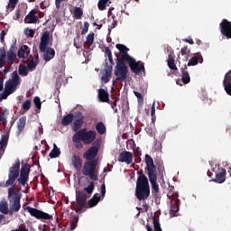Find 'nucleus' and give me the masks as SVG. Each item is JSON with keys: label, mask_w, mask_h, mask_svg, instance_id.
Masks as SVG:
<instances>
[{"label": "nucleus", "mask_w": 231, "mask_h": 231, "mask_svg": "<svg viewBox=\"0 0 231 231\" xmlns=\"http://www.w3.org/2000/svg\"><path fill=\"white\" fill-rule=\"evenodd\" d=\"M20 171L21 161L17 159L15 163L9 168L8 180L5 182H0V187L3 189H8V187H14V185L17 187V183L22 185V187H26V185H28V180H30V175L20 173Z\"/></svg>", "instance_id": "nucleus-1"}, {"label": "nucleus", "mask_w": 231, "mask_h": 231, "mask_svg": "<svg viewBox=\"0 0 231 231\" xmlns=\"http://www.w3.org/2000/svg\"><path fill=\"white\" fill-rule=\"evenodd\" d=\"M144 162L146 167L144 171L149 178V181L152 185V194L154 198H160V185H158V171L156 165H154V160L149 154H145Z\"/></svg>", "instance_id": "nucleus-2"}, {"label": "nucleus", "mask_w": 231, "mask_h": 231, "mask_svg": "<svg viewBox=\"0 0 231 231\" xmlns=\"http://www.w3.org/2000/svg\"><path fill=\"white\" fill-rule=\"evenodd\" d=\"M138 178L135 185V198L138 201H145L151 196V186L149 185V179L143 173V170L137 172Z\"/></svg>", "instance_id": "nucleus-3"}, {"label": "nucleus", "mask_w": 231, "mask_h": 231, "mask_svg": "<svg viewBox=\"0 0 231 231\" xmlns=\"http://www.w3.org/2000/svg\"><path fill=\"white\" fill-rule=\"evenodd\" d=\"M94 190L95 182L91 181L87 188H84L82 190L76 191V205L75 202H73L72 208L77 212V214H80L84 208H87L88 194V196H91Z\"/></svg>", "instance_id": "nucleus-4"}, {"label": "nucleus", "mask_w": 231, "mask_h": 231, "mask_svg": "<svg viewBox=\"0 0 231 231\" xmlns=\"http://www.w3.org/2000/svg\"><path fill=\"white\" fill-rule=\"evenodd\" d=\"M15 189H17L16 185L12 186L7 189L10 216H12L14 212H19V210H21V198H23V194H21V192H17Z\"/></svg>", "instance_id": "nucleus-5"}, {"label": "nucleus", "mask_w": 231, "mask_h": 231, "mask_svg": "<svg viewBox=\"0 0 231 231\" xmlns=\"http://www.w3.org/2000/svg\"><path fill=\"white\" fill-rule=\"evenodd\" d=\"M19 84H21V78H19L17 71H14L11 79L5 82L4 92L0 94V102L6 100L12 93H15Z\"/></svg>", "instance_id": "nucleus-6"}, {"label": "nucleus", "mask_w": 231, "mask_h": 231, "mask_svg": "<svg viewBox=\"0 0 231 231\" xmlns=\"http://www.w3.org/2000/svg\"><path fill=\"white\" fill-rule=\"evenodd\" d=\"M49 44L50 32L45 31L41 37L39 45L41 53H43V60H45V62H50L51 59L55 58V49L48 47Z\"/></svg>", "instance_id": "nucleus-7"}, {"label": "nucleus", "mask_w": 231, "mask_h": 231, "mask_svg": "<svg viewBox=\"0 0 231 231\" xmlns=\"http://www.w3.org/2000/svg\"><path fill=\"white\" fill-rule=\"evenodd\" d=\"M97 161H87L82 168V174L88 176L92 181H98V170H97Z\"/></svg>", "instance_id": "nucleus-8"}, {"label": "nucleus", "mask_w": 231, "mask_h": 231, "mask_svg": "<svg viewBox=\"0 0 231 231\" xmlns=\"http://www.w3.org/2000/svg\"><path fill=\"white\" fill-rule=\"evenodd\" d=\"M129 73V69L125 64V61L116 60V65L115 67V76L116 80L120 82H125L127 80V74Z\"/></svg>", "instance_id": "nucleus-9"}, {"label": "nucleus", "mask_w": 231, "mask_h": 231, "mask_svg": "<svg viewBox=\"0 0 231 231\" xmlns=\"http://www.w3.org/2000/svg\"><path fill=\"white\" fill-rule=\"evenodd\" d=\"M100 139H97L92 145L83 153V158L88 162L97 161V156L98 155V152L100 151Z\"/></svg>", "instance_id": "nucleus-10"}, {"label": "nucleus", "mask_w": 231, "mask_h": 231, "mask_svg": "<svg viewBox=\"0 0 231 231\" xmlns=\"http://www.w3.org/2000/svg\"><path fill=\"white\" fill-rule=\"evenodd\" d=\"M76 134L79 135L81 142H83L85 145L95 143V141L97 140V132L93 130L88 131V129L82 128Z\"/></svg>", "instance_id": "nucleus-11"}, {"label": "nucleus", "mask_w": 231, "mask_h": 231, "mask_svg": "<svg viewBox=\"0 0 231 231\" xmlns=\"http://www.w3.org/2000/svg\"><path fill=\"white\" fill-rule=\"evenodd\" d=\"M128 62V66L132 71V73H134L135 75H140L142 71L145 73V66L143 65V62L142 61H136L134 58H131L126 60Z\"/></svg>", "instance_id": "nucleus-12"}, {"label": "nucleus", "mask_w": 231, "mask_h": 231, "mask_svg": "<svg viewBox=\"0 0 231 231\" xmlns=\"http://www.w3.org/2000/svg\"><path fill=\"white\" fill-rule=\"evenodd\" d=\"M26 210H28L29 214L32 216V217H36V219H45L49 221H52L53 219V216L30 206L26 208Z\"/></svg>", "instance_id": "nucleus-13"}, {"label": "nucleus", "mask_w": 231, "mask_h": 231, "mask_svg": "<svg viewBox=\"0 0 231 231\" xmlns=\"http://www.w3.org/2000/svg\"><path fill=\"white\" fill-rule=\"evenodd\" d=\"M17 40L13 41V43L11 44L9 50L7 51L6 54V61L9 66L14 65L15 62V59H17Z\"/></svg>", "instance_id": "nucleus-14"}, {"label": "nucleus", "mask_w": 231, "mask_h": 231, "mask_svg": "<svg viewBox=\"0 0 231 231\" xmlns=\"http://www.w3.org/2000/svg\"><path fill=\"white\" fill-rule=\"evenodd\" d=\"M220 33L224 39H231V22L223 19L219 23Z\"/></svg>", "instance_id": "nucleus-15"}, {"label": "nucleus", "mask_w": 231, "mask_h": 231, "mask_svg": "<svg viewBox=\"0 0 231 231\" xmlns=\"http://www.w3.org/2000/svg\"><path fill=\"white\" fill-rule=\"evenodd\" d=\"M116 48L117 50H119L120 51V56L118 54L116 53V60H123V61H127L129 60V59H131L132 57L129 55V53H127V51H129V48H127L125 45L121 44V43H117L116 45Z\"/></svg>", "instance_id": "nucleus-16"}, {"label": "nucleus", "mask_w": 231, "mask_h": 231, "mask_svg": "<svg viewBox=\"0 0 231 231\" xmlns=\"http://www.w3.org/2000/svg\"><path fill=\"white\" fill-rule=\"evenodd\" d=\"M117 161L120 163H126V165H131L133 163V152L127 151L120 152Z\"/></svg>", "instance_id": "nucleus-17"}, {"label": "nucleus", "mask_w": 231, "mask_h": 231, "mask_svg": "<svg viewBox=\"0 0 231 231\" xmlns=\"http://www.w3.org/2000/svg\"><path fill=\"white\" fill-rule=\"evenodd\" d=\"M76 118L78 119H76L72 125V131H74V133H77L84 124V115H82V112H78Z\"/></svg>", "instance_id": "nucleus-18"}, {"label": "nucleus", "mask_w": 231, "mask_h": 231, "mask_svg": "<svg viewBox=\"0 0 231 231\" xmlns=\"http://www.w3.org/2000/svg\"><path fill=\"white\" fill-rule=\"evenodd\" d=\"M30 47L28 45H22L17 51V57L20 59H28V57H30Z\"/></svg>", "instance_id": "nucleus-19"}, {"label": "nucleus", "mask_w": 231, "mask_h": 231, "mask_svg": "<svg viewBox=\"0 0 231 231\" xmlns=\"http://www.w3.org/2000/svg\"><path fill=\"white\" fill-rule=\"evenodd\" d=\"M113 75V67L109 66V63L107 61L105 63V74L102 76L101 80L105 84H107L109 82V78Z\"/></svg>", "instance_id": "nucleus-20"}, {"label": "nucleus", "mask_w": 231, "mask_h": 231, "mask_svg": "<svg viewBox=\"0 0 231 231\" xmlns=\"http://www.w3.org/2000/svg\"><path fill=\"white\" fill-rule=\"evenodd\" d=\"M176 55L174 54V51H171L168 55L167 64L170 69L173 71H178V67H176V60L174 59Z\"/></svg>", "instance_id": "nucleus-21"}, {"label": "nucleus", "mask_w": 231, "mask_h": 231, "mask_svg": "<svg viewBox=\"0 0 231 231\" xmlns=\"http://www.w3.org/2000/svg\"><path fill=\"white\" fill-rule=\"evenodd\" d=\"M24 127H26V116L20 117L17 121L16 136H21V134L24 131Z\"/></svg>", "instance_id": "nucleus-22"}, {"label": "nucleus", "mask_w": 231, "mask_h": 231, "mask_svg": "<svg viewBox=\"0 0 231 231\" xmlns=\"http://www.w3.org/2000/svg\"><path fill=\"white\" fill-rule=\"evenodd\" d=\"M199 62H203V56H201V52L195 53L194 56L189 59L188 65L186 66H197Z\"/></svg>", "instance_id": "nucleus-23"}, {"label": "nucleus", "mask_w": 231, "mask_h": 231, "mask_svg": "<svg viewBox=\"0 0 231 231\" xmlns=\"http://www.w3.org/2000/svg\"><path fill=\"white\" fill-rule=\"evenodd\" d=\"M180 73L182 75V83L189 84V82H190V75L189 74V68L187 67V65H184L180 68Z\"/></svg>", "instance_id": "nucleus-24"}, {"label": "nucleus", "mask_w": 231, "mask_h": 231, "mask_svg": "<svg viewBox=\"0 0 231 231\" xmlns=\"http://www.w3.org/2000/svg\"><path fill=\"white\" fill-rule=\"evenodd\" d=\"M39 21V17L35 14L34 11H31L24 19V23L27 24H35Z\"/></svg>", "instance_id": "nucleus-25"}, {"label": "nucleus", "mask_w": 231, "mask_h": 231, "mask_svg": "<svg viewBox=\"0 0 231 231\" xmlns=\"http://www.w3.org/2000/svg\"><path fill=\"white\" fill-rule=\"evenodd\" d=\"M71 163L76 171H80V169H82V159L80 158V156L77 154L73 155L71 157Z\"/></svg>", "instance_id": "nucleus-26"}, {"label": "nucleus", "mask_w": 231, "mask_h": 231, "mask_svg": "<svg viewBox=\"0 0 231 231\" xmlns=\"http://www.w3.org/2000/svg\"><path fill=\"white\" fill-rule=\"evenodd\" d=\"M153 221V230L154 231H162V226L160 225V219H158L156 217H152ZM146 230L147 231H152V227L149 224L146 225Z\"/></svg>", "instance_id": "nucleus-27"}, {"label": "nucleus", "mask_w": 231, "mask_h": 231, "mask_svg": "<svg viewBox=\"0 0 231 231\" xmlns=\"http://www.w3.org/2000/svg\"><path fill=\"white\" fill-rule=\"evenodd\" d=\"M100 102H107V104H109V93L107 92V90L104 89V88H100L98 90V95H97Z\"/></svg>", "instance_id": "nucleus-28"}, {"label": "nucleus", "mask_w": 231, "mask_h": 231, "mask_svg": "<svg viewBox=\"0 0 231 231\" xmlns=\"http://www.w3.org/2000/svg\"><path fill=\"white\" fill-rule=\"evenodd\" d=\"M7 146H8V135H2L0 140V155L1 156L5 154V151H6Z\"/></svg>", "instance_id": "nucleus-29"}, {"label": "nucleus", "mask_w": 231, "mask_h": 231, "mask_svg": "<svg viewBox=\"0 0 231 231\" xmlns=\"http://www.w3.org/2000/svg\"><path fill=\"white\" fill-rule=\"evenodd\" d=\"M226 180V170L222 169L221 172L216 174V179L213 180L216 183H225Z\"/></svg>", "instance_id": "nucleus-30"}, {"label": "nucleus", "mask_w": 231, "mask_h": 231, "mask_svg": "<svg viewBox=\"0 0 231 231\" xmlns=\"http://www.w3.org/2000/svg\"><path fill=\"white\" fill-rule=\"evenodd\" d=\"M99 201L100 196H98V193L94 194V196L88 201V208H93V207H97Z\"/></svg>", "instance_id": "nucleus-31"}, {"label": "nucleus", "mask_w": 231, "mask_h": 231, "mask_svg": "<svg viewBox=\"0 0 231 231\" xmlns=\"http://www.w3.org/2000/svg\"><path fill=\"white\" fill-rule=\"evenodd\" d=\"M72 142L75 143L76 149H82L84 147V144L82 143V139L77 133L72 136Z\"/></svg>", "instance_id": "nucleus-32"}, {"label": "nucleus", "mask_w": 231, "mask_h": 231, "mask_svg": "<svg viewBox=\"0 0 231 231\" xmlns=\"http://www.w3.org/2000/svg\"><path fill=\"white\" fill-rule=\"evenodd\" d=\"M39 65V55L36 56L35 60H31L27 64L29 71H35L37 66Z\"/></svg>", "instance_id": "nucleus-33"}, {"label": "nucleus", "mask_w": 231, "mask_h": 231, "mask_svg": "<svg viewBox=\"0 0 231 231\" xmlns=\"http://www.w3.org/2000/svg\"><path fill=\"white\" fill-rule=\"evenodd\" d=\"M93 42H95V32H91L88 34L84 46L90 48V46H93Z\"/></svg>", "instance_id": "nucleus-34"}, {"label": "nucleus", "mask_w": 231, "mask_h": 231, "mask_svg": "<svg viewBox=\"0 0 231 231\" xmlns=\"http://www.w3.org/2000/svg\"><path fill=\"white\" fill-rule=\"evenodd\" d=\"M73 118H75V116L73 114H69L63 116L61 120V125H63L64 126L69 125V124L73 122Z\"/></svg>", "instance_id": "nucleus-35"}, {"label": "nucleus", "mask_w": 231, "mask_h": 231, "mask_svg": "<svg viewBox=\"0 0 231 231\" xmlns=\"http://www.w3.org/2000/svg\"><path fill=\"white\" fill-rule=\"evenodd\" d=\"M50 158H59L60 156V149L57 146L56 143L53 144V149L49 153Z\"/></svg>", "instance_id": "nucleus-36"}, {"label": "nucleus", "mask_w": 231, "mask_h": 231, "mask_svg": "<svg viewBox=\"0 0 231 231\" xmlns=\"http://www.w3.org/2000/svg\"><path fill=\"white\" fill-rule=\"evenodd\" d=\"M96 130L98 133V134H106L107 128H106V125H104V123L98 122L96 125Z\"/></svg>", "instance_id": "nucleus-37"}, {"label": "nucleus", "mask_w": 231, "mask_h": 231, "mask_svg": "<svg viewBox=\"0 0 231 231\" xmlns=\"http://www.w3.org/2000/svg\"><path fill=\"white\" fill-rule=\"evenodd\" d=\"M180 210V199L175 200V203L171 205L170 214L176 216V213Z\"/></svg>", "instance_id": "nucleus-38"}, {"label": "nucleus", "mask_w": 231, "mask_h": 231, "mask_svg": "<svg viewBox=\"0 0 231 231\" xmlns=\"http://www.w3.org/2000/svg\"><path fill=\"white\" fill-rule=\"evenodd\" d=\"M32 169V166L28 163L22 164L20 174H24L26 176H30V171Z\"/></svg>", "instance_id": "nucleus-39"}, {"label": "nucleus", "mask_w": 231, "mask_h": 231, "mask_svg": "<svg viewBox=\"0 0 231 231\" xmlns=\"http://www.w3.org/2000/svg\"><path fill=\"white\" fill-rule=\"evenodd\" d=\"M28 68L23 65V64H20L18 67V73L19 75H21L22 77H27L28 75Z\"/></svg>", "instance_id": "nucleus-40"}, {"label": "nucleus", "mask_w": 231, "mask_h": 231, "mask_svg": "<svg viewBox=\"0 0 231 231\" xmlns=\"http://www.w3.org/2000/svg\"><path fill=\"white\" fill-rule=\"evenodd\" d=\"M82 15H84V11L80 7H75L74 9V17L75 19H82Z\"/></svg>", "instance_id": "nucleus-41"}, {"label": "nucleus", "mask_w": 231, "mask_h": 231, "mask_svg": "<svg viewBox=\"0 0 231 231\" xmlns=\"http://www.w3.org/2000/svg\"><path fill=\"white\" fill-rule=\"evenodd\" d=\"M180 54L182 57L186 58V60H189V55H190V49H189V46H184L180 49Z\"/></svg>", "instance_id": "nucleus-42"}, {"label": "nucleus", "mask_w": 231, "mask_h": 231, "mask_svg": "<svg viewBox=\"0 0 231 231\" xmlns=\"http://www.w3.org/2000/svg\"><path fill=\"white\" fill-rule=\"evenodd\" d=\"M18 3H19V0H9L8 5L6 6L7 10H11V11L14 10Z\"/></svg>", "instance_id": "nucleus-43"}, {"label": "nucleus", "mask_w": 231, "mask_h": 231, "mask_svg": "<svg viewBox=\"0 0 231 231\" xmlns=\"http://www.w3.org/2000/svg\"><path fill=\"white\" fill-rule=\"evenodd\" d=\"M0 212L2 214H10V210L8 209V203L0 204Z\"/></svg>", "instance_id": "nucleus-44"}, {"label": "nucleus", "mask_w": 231, "mask_h": 231, "mask_svg": "<svg viewBox=\"0 0 231 231\" xmlns=\"http://www.w3.org/2000/svg\"><path fill=\"white\" fill-rule=\"evenodd\" d=\"M228 84H231V70H229L226 75H225V78H224V80H223V86H226Z\"/></svg>", "instance_id": "nucleus-45"}, {"label": "nucleus", "mask_w": 231, "mask_h": 231, "mask_svg": "<svg viewBox=\"0 0 231 231\" xmlns=\"http://www.w3.org/2000/svg\"><path fill=\"white\" fill-rule=\"evenodd\" d=\"M107 3H109V0H99L97 3L98 9L104 11L106 6H107Z\"/></svg>", "instance_id": "nucleus-46"}, {"label": "nucleus", "mask_w": 231, "mask_h": 231, "mask_svg": "<svg viewBox=\"0 0 231 231\" xmlns=\"http://www.w3.org/2000/svg\"><path fill=\"white\" fill-rule=\"evenodd\" d=\"M22 107L25 111H30V107H32V101H30V99L25 100Z\"/></svg>", "instance_id": "nucleus-47"}, {"label": "nucleus", "mask_w": 231, "mask_h": 231, "mask_svg": "<svg viewBox=\"0 0 231 231\" xmlns=\"http://www.w3.org/2000/svg\"><path fill=\"white\" fill-rule=\"evenodd\" d=\"M134 96L137 98L138 104H143V96L138 91H134Z\"/></svg>", "instance_id": "nucleus-48"}, {"label": "nucleus", "mask_w": 231, "mask_h": 231, "mask_svg": "<svg viewBox=\"0 0 231 231\" xmlns=\"http://www.w3.org/2000/svg\"><path fill=\"white\" fill-rule=\"evenodd\" d=\"M24 34L27 37L33 38V36L35 35V31H33V29L26 28L24 29Z\"/></svg>", "instance_id": "nucleus-49"}, {"label": "nucleus", "mask_w": 231, "mask_h": 231, "mask_svg": "<svg viewBox=\"0 0 231 231\" xmlns=\"http://www.w3.org/2000/svg\"><path fill=\"white\" fill-rule=\"evenodd\" d=\"M6 122H8L6 120V110H4L1 114H0V123L1 124H6Z\"/></svg>", "instance_id": "nucleus-50"}, {"label": "nucleus", "mask_w": 231, "mask_h": 231, "mask_svg": "<svg viewBox=\"0 0 231 231\" xmlns=\"http://www.w3.org/2000/svg\"><path fill=\"white\" fill-rule=\"evenodd\" d=\"M34 106H36L37 109H41V106H42V103L41 102V98L39 97H35L33 99Z\"/></svg>", "instance_id": "nucleus-51"}, {"label": "nucleus", "mask_w": 231, "mask_h": 231, "mask_svg": "<svg viewBox=\"0 0 231 231\" xmlns=\"http://www.w3.org/2000/svg\"><path fill=\"white\" fill-rule=\"evenodd\" d=\"M89 31V23L84 22V28L81 31V35H86V33Z\"/></svg>", "instance_id": "nucleus-52"}, {"label": "nucleus", "mask_w": 231, "mask_h": 231, "mask_svg": "<svg viewBox=\"0 0 231 231\" xmlns=\"http://www.w3.org/2000/svg\"><path fill=\"white\" fill-rule=\"evenodd\" d=\"M224 89L226 93L229 95V97H231V83H229L228 85H224Z\"/></svg>", "instance_id": "nucleus-53"}, {"label": "nucleus", "mask_w": 231, "mask_h": 231, "mask_svg": "<svg viewBox=\"0 0 231 231\" xmlns=\"http://www.w3.org/2000/svg\"><path fill=\"white\" fill-rule=\"evenodd\" d=\"M77 223H79V217H75L74 221L70 224V229L75 230L77 228Z\"/></svg>", "instance_id": "nucleus-54"}, {"label": "nucleus", "mask_w": 231, "mask_h": 231, "mask_svg": "<svg viewBox=\"0 0 231 231\" xmlns=\"http://www.w3.org/2000/svg\"><path fill=\"white\" fill-rule=\"evenodd\" d=\"M6 49L5 47L0 48V58L3 57L4 59H6Z\"/></svg>", "instance_id": "nucleus-55"}, {"label": "nucleus", "mask_w": 231, "mask_h": 231, "mask_svg": "<svg viewBox=\"0 0 231 231\" xmlns=\"http://www.w3.org/2000/svg\"><path fill=\"white\" fill-rule=\"evenodd\" d=\"M5 37H6V31L3 30L0 33V42L5 44Z\"/></svg>", "instance_id": "nucleus-56"}, {"label": "nucleus", "mask_w": 231, "mask_h": 231, "mask_svg": "<svg viewBox=\"0 0 231 231\" xmlns=\"http://www.w3.org/2000/svg\"><path fill=\"white\" fill-rule=\"evenodd\" d=\"M64 1H68V0H55V6L57 10H60V5H62Z\"/></svg>", "instance_id": "nucleus-57"}, {"label": "nucleus", "mask_w": 231, "mask_h": 231, "mask_svg": "<svg viewBox=\"0 0 231 231\" xmlns=\"http://www.w3.org/2000/svg\"><path fill=\"white\" fill-rule=\"evenodd\" d=\"M109 102L110 103H108V104H111L112 109H115V107H116V102H118V97H114V102L110 101V100H109Z\"/></svg>", "instance_id": "nucleus-58"}, {"label": "nucleus", "mask_w": 231, "mask_h": 231, "mask_svg": "<svg viewBox=\"0 0 231 231\" xmlns=\"http://www.w3.org/2000/svg\"><path fill=\"white\" fill-rule=\"evenodd\" d=\"M156 116V105L153 103L151 110V116Z\"/></svg>", "instance_id": "nucleus-59"}, {"label": "nucleus", "mask_w": 231, "mask_h": 231, "mask_svg": "<svg viewBox=\"0 0 231 231\" xmlns=\"http://www.w3.org/2000/svg\"><path fill=\"white\" fill-rule=\"evenodd\" d=\"M101 196L102 198L106 197V184L101 185Z\"/></svg>", "instance_id": "nucleus-60"}, {"label": "nucleus", "mask_w": 231, "mask_h": 231, "mask_svg": "<svg viewBox=\"0 0 231 231\" xmlns=\"http://www.w3.org/2000/svg\"><path fill=\"white\" fill-rule=\"evenodd\" d=\"M6 62V58L0 57V68H3Z\"/></svg>", "instance_id": "nucleus-61"}, {"label": "nucleus", "mask_w": 231, "mask_h": 231, "mask_svg": "<svg viewBox=\"0 0 231 231\" xmlns=\"http://www.w3.org/2000/svg\"><path fill=\"white\" fill-rule=\"evenodd\" d=\"M105 55H107V57L113 55V53L111 52V50L109 49V47H105Z\"/></svg>", "instance_id": "nucleus-62"}, {"label": "nucleus", "mask_w": 231, "mask_h": 231, "mask_svg": "<svg viewBox=\"0 0 231 231\" xmlns=\"http://www.w3.org/2000/svg\"><path fill=\"white\" fill-rule=\"evenodd\" d=\"M73 44L77 50H80V48H82V43L77 42V39H74Z\"/></svg>", "instance_id": "nucleus-63"}, {"label": "nucleus", "mask_w": 231, "mask_h": 231, "mask_svg": "<svg viewBox=\"0 0 231 231\" xmlns=\"http://www.w3.org/2000/svg\"><path fill=\"white\" fill-rule=\"evenodd\" d=\"M11 231H29V230L26 227H19V228H16L14 230H11Z\"/></svg>", "instance_id": "nucleus-64"}]
</instances>
